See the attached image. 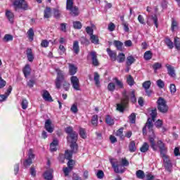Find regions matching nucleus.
Instances as JSON below:
<instances>
[{
    "mask_svg": "<svg viewBox=\"0 0 180 180\" xmlns=\"http://www.w3.org/2000/svg\"><path fill=\"white\" fill-rule=\"evenodd\" d=\"M56 72L57 77L55 81L56 88H57V89H60L62 85L65 91H68L70 89V83L65 80L64 72L60 70H57Z\"/></svg>",
    "mask_w": 180,
    "mask_h": 180,
    "instance_id": "2",
    "label": "nucleus"
},
{
    "mask_svg": "<svg viewBox=\"0 0 180 180\" xmlns=\"http://www.w3.org/2000/svg\"><path fill=\"white\" fill-rule=\"evenodd\" d=\"M116 135L118 136V137H120V139H123V128H120L117 131Z\"/></svg>",
    "mask_w": 180,
    "mask_h": 180,
    "instance_id": "60",
    "label": "nucleus"
},
{
    "mask_svg": "<svg viewBox=\"0 0 180 180\" xmlns=\"http://www.w3.org/2000/svg\"><path fill=\"white\" fill-rule=\"evenodd\" d=\"M70 171H72V169H71L70 167H64L63 168V172H64L65 176H68Z\"/></svg>",
    "mask_w": 180,
    "mask_h": 180,
    "instance_id": "58",
    "label": "nucleus"
},
{
    "mask_svg": "<svg viewBox=\"0 0 180 180\" xmlns=\"http://www.w3.org/2000/svg\"><path fill=\"white\" fill-rule=\"evenodd\" d=\"M157 85L158 86H159V88H164V86H165L164 82L161 79L157 81Z\"/></svg>",
    "mask_w": 180,
    "mask_h": 180,
    "instance_id": "64",
    "label": "nucleus"
},
{
    "mask_svg": "<svg viewBox=\"0 0 180 180\" xmlns=\"http://www.w3.org/2000/svg\"><path fill=\"white\" fill-rule=\"evenodd\" d=\"M126 60V56L123 53H120L117 56V61L118 63H124V60Z\"/></svg>",
    "mask_w": 180,
    "mask_h": 180,
    "instance_id": "28",
    "label": "nucleus"
},
{
    "mask_svg": "<svg viewBox=\"0 0 180 180\" xmlns=\"http://www.w3.org/2000/svg\"><path fill=\"white\" fill-rule=\"evenodd\" d=\"M166 68H167V73L170 77H172L173 78L176 77V74H175V69H174V67L171 66V65H166Z\"/></svg>",
    "mask_w": 180,
    "mask_h": 180,
    "instance_id": "17",
    "label": "nucleus"
},
{
    "mask_svg": "<svg viewBox=\"0 0 180 180\" xmlns=\"http://www.w3.org/2000/svg\"><path fill=\"white\" fill-rule=\"evenodd\" d=\"M108 89L110 92H113V91H115V89H116V85L115 84V83H113V82L109 83L108 85Z\"/></svg>",
    "mask_w": 180,
    "mask_h": 180,
    "instance_id": "41",
    "label": "nucleus"
},
{
    "mask_svg": "<svg viewBox=\"0 0 180 180\" xmlns=\"http://www.w3.org/2000/svg\"><path fill=\"white\" fill-rule=\"evenodd\" d=\"M75 164V161H74L72 159H70L68 162V167L72 169L74 168V165Z\"/></svg>",
    "mask_w": 180,
    "mask_h": 180,
    "instance_id": "56",
    "label": "nucleus"
},
{
    "mask_svg": "<svg viewBox=\"0 0 180 180\" xmlns=\"http://www.w3.org/2000/svg\"><path fill=\"white\" fill-rule=\"evenodd\" d=\"M105 123L109 124V126H113L115 124V120L110 117V115H107L105 117Z\"/></svg>",
    "mask_w": 180,
    "mask_h": 180,
    "instance_id": "31",
    "label": "nucleus"
},
{
    "mask_svg": "<svg viewBox=\"0 0 180 180\" xmlns=\"http://www.w3.org/2000/svg\"><path fill=\"white\" fill-rule=\"evenodd\" d=\"M72 153H77V150H75V152L72 150H65V158H66V160H71V158H72Z\"/></svg>",
    "mask_w": 180,
    "mask_h": 180,
    "instance_id": "32",
    "label": "nucleus"
},
{
    "mask_svg": "<svg viewBox=\"0 0 180 180\" xmlns=\"http://www.w3.org/2000/svg\"><path fill=\"white\" fill-rule=\"evenodd\" d=\"M110 164L116 174H123L124 171L122 169H119V167H121L120 165H119V161L116 159H110Z\"/></svg>",
    "mask_w": 180,
    "mask_h": 180,
    "instance_id": "7",
    "label": "nucleus"
},
{
    "mask_svg": "<svg viewBox=\"0 0 180 180\" xmlns=\"http://www.w3.org/2000/svg\"><path fill=\"white\" fill-rule=\"evenodd\" d=\"M169 89L171 94H175L176 92V86L174 84H170Z\"/></svg>",
    "mask_w": 180,
    "mask_h": 180,
    "instance_id": "59",
    "label": "nucleus"
},
{
    "mask_svg": "<svg viewBox=\"0 0 180 180\" xmlns=\"http://www.w3.org/2000/svg\"><path fill=\"white\" fill-rule=\"evenodd\" d=\"M164 167L165 169L168 171V172H172V163H165Z\"/></svg>",
    "mask_w": 180,
    "mask_h": 180,
    "instance_id": "43",
    "label": "nucleus"
},
{
    "mask_svg": "<svg viewBox=\"0 0 180 180\" xmlns=\"http://www.w3.org/2000/svg\"><path fill=\"white\" fill-rule=\"evenodd\" d=\"M157 144L160 151V155H164L165 154H167V148L165 147V144H164V143H162L161 141H158L157 142Z\"/></svg>",
    "mask_w": 180,
    "mask_h": 180,
    "instance_id": "10",
    "label": "nucleus"
},
{
    "mask_svg": "<svg viewBox=\"0 0 180 180\" xmlns=\"http://www.w3.org/2000/svg\"><path fill=\"white\" fill-rule=\"evenodd\" d=\"M113 44L116 47L117 50H120V51L123 50V43L122 41L115 40Z\"/></svg>",
    "mask_w": 180,
    "mask_h": 180,
    "instance_id": "23",
    "label": "nucleus"
},
{
    "mask_svg": "<svg viewBox=\"0 0 180 180\" xmlns=\"http://www.w3.org/2000/svg\"><path fill=\"white\" fill-rule=\"evenodd\" d=\"M86 32L88 34H89L90 36H92V34H94V30L92 29V27H87L86 28Z\"/></svg>",
    "mask_w": 180,
    "mask_h": 180,
    "instance_id": "62",
    "label": "nucleus"
},
{
    "mask_svg": "<svg viewBox=\"0 0 180 180\" xmlns=\"http://www.w3.org/2000/svg\"><path fill=\"white\" fill-rule=\"evenodd\" d=\"M78 71V68L75 66L73 64L69 63V74L70 75H75Z\"/></svg>",
    "mask_w": 180,
    "mask_h": 180,
    "instance_id": "18",
    "label": "nucleus"
},
{
    "mask_svg": "<svg viewBox=\"0 0 180 180\" xmlns=\"http://www.w3.org/2000/svg\"><path fill=\"white\" fill-rule=\"evenodd\" d=\"M27 58L28 61H30V63H32L33 60H34V56L33 55V51L30 48H28L27 49Z\"/></svg>",
    "mask_w": 180,
    "mask_h": 180,
    "instance_id": "19",
    "label": "nucleus"
},
{
    "mask_svg": "<svg viewBox=\"0 0 180 180\" xmlns=\"http://www.w3.org/2000/svg\"><path fill=\"white\" fill-rule=\"evenodd\" d=\"M99 78H100L99 74L95 72L94 80L95 82V85L98 87L101 86V82L99 81Z\"/></svg>",
    "mask_w": 180,
    "mask_h": 180,
    "instance_id": "25",
    "label": "nucleus"
},
{
    "mask_svg": "<svg viewBox=\"0 0 180 180\" xmlns=\"http://www.w3.org/2000/svg\"><path fill=\"white\" fill-rule=\"evenodd\" d=\"M67 140L68 143H70V148L73 153H75L78 150V145L77 144V141L78 140V134L77 132H73L68 135Z\"/></svg>",
    "mask_w": 180,
    "mask_h": 180,
    "instance_id": "3",
    "label": "nucleus"
},
{
    "mask_svg": "<svg viewBox=\"0 0 180 180\" xmlns=\"http://www.w3.org/2000/svg\"><path fill=\"white\" fill-rule=\"evenodd\" d=\"M70 110L71 112H72V113L78 112V105H77V103L72 104V105L70 108Z\"/></svg>",
    "mask_w": 180,
    "mask_h": 180,
    "instance_id": "47",
    "label": "nucleus"
},
{
    "mask_svg": "<svg viewBox=\"0 0 180 180\" xmlns=\"http://www.w3.org/2000/svg\"><path fill=\"white\" fill-rule=\"evenodd\" d=\"M79 136L82 137V139H86V132L83 128L79 129Z\"/></svg>",
    "mask_w": 180,
    "mask_h": 180,
    "instance_id": "50",
    "label": "nucleus"
},
{
    "mask_svg": "<svg viewBox=\"0 0 180 180\" xmlns=\"http://www.w3.org/2000/svg\"><path fill=\"white\" fill-rule=\"evenodd\" d=\"M27 34L30 40H31V41H33V37H34V32L33 31V28H30L27 31Z\"/></svg>",
    "mask_w": 180,
    "mask_h": 180,
    "instance_id": "37",
    "label": "nucleus"
},
{
    "mask_svg": "<svg viewBox=\"0 0 180 180\" xmlns=\"http://www.w3.org/2000/svg\"><path fill=\"white\" fill-rule=\"evenodd\" d=\"M34 160V153H33V150L30 149L28 151V158L24 162V165L25 167H30Z\"/></svg>",
    "mask_w": 180,
    "mask_h": 180,
    "instance_id": "8",
    "label": "nucleus"
},
{
    "mask_svg": "<svg viewBox=\"0 0 180 180\" xmlns=\"http://www.w3.org/2000/svg\"><path fill=\"white\" fill-rule=\"evenodd\" d=\"M161 67H162V65H161V63H155L153 65V68L155 71H157V70H160V68H161Z\"/></svg>",
    "mask_w": 180,
    "mask_h": 180,
    "instance_id": "57",
    "label": "nucleus"
},
{
    "mask_svg": "<svg viewBox=\"0 0 180 180\" xmlns=\"http://www.w3.org/2000/svg\"><path fill=\"white\" fill-rule=\"evenodd\" d=\"M11 92H12V86H9L6 94L0 95V102H4V101H6L9 95H11Z\"/></svg>",
    "mask_w": 180,
    "mask_h": 180,
    "instance_id": "14",
    "label": "nucleus"
},
{
    "mask_svg": "<svg viewBox=\"0 0 180 180\" xmlns=\"http://www.w3.org/2000/svg\"><path fill=\"white\" fill-rule=\"evenodd\" d=\"M150 116L152 117L151 120L155 122V117H157V109L151 110Z\"/></svg>",
    "mask_w": 180,
    "mask_h": 180,
    "instance_id": "48",
    "label": "nucleus"
},
{
    "mask_svg": "<svg viewBox=\"0 0 180 180\" xmlns=\"http://www.w3.org/2000/svg\"><path fill=\"white\" fill-rule=\"evenodd\" d=\"M131 101L133 103H136V102H137V99L136 98V96L134 95V91L131 92Z\"/></svg>",
    "mask_w": 180,
    "mask_h": 180,
    "instance_id": "63",
    "label": "nucleus"
},
{
    "mask_svg": "<svg viewBox=\"0 0 180 180\" xmlns=\"http://www.w3.org/2000/svg\"><path fill=\"white\" fill-rule=\"evenodd\" d=\"M129 122L131 123H132V124L136 123V113H134V112L131 113L129 115Z\"/></svg>",
    "mask_w": 180,
    "mask_h": 180,
    "instance_id": "46",
    "label": "nucleus"
},
{
    "mask_svg": "<svg viewBox=\"0 0 180 180\" xmlns=\"http://www.w3.org/2000/svg\"><path fill=\"white\" fill-rule=\"evenodd\" d=\"M6 16L7 19L9 20V22H11V23H13V19H15V15L13 14V13H12V11L7 10L6 11Z\"/></svg>",
    "mask_w": 180,
    "mask_h": 180,
    "instance_id": "21",
    "label": "nucleus"
},
{
    "mask_svg": "<svg viewBox=\"0 0 180 180\" xmlns=\"http://www.w3.org/2000/svg\"><path fill=\"white\" fill-rule=\"evenodd\" d=\"M158 103V110L161 113H167L168 112V105H167V101L162 98H159L157 101Z\"/></svg>",
    "mask_w": 180,
    "mask_h": 180,
    "instance_id": "6",
    "label": "nucleus"
},
{
    "mask_svg": "<svg viewBox=\"0 0 180 180\" xmlns=\"http://www.w3.org/2000/svg\"><path fill=\"white\" fill-rule=\"evenodd\" d=\"M57 146H58V140L54 139L50 145L51 151H57Z\"/></svg>",
    "mask_w": 180,
    "mask_h": 180,
    "instance_id": "22",
    "label": "nucleus"
},
{
    "mask_svg": "<svg viewBox=\"0 0 180 180\" xmlns=\"http://www.w3.org/2000/svg\"><path fill=\"white\" fill-rule=\"evenodd\" d=\"M107 53L111 60V61H116L117 60V55L116 53V51H112L110 49H107Z\"/></svg>",
    "mask_w": 180,
    "mask_h": 180,
    "instance_id": "13",
    "label": "nucleus"
},
{
    "mask_svg": "<svg viewBox=\"0 0 180 180\" xmlns=\"http://www.w3.org/2000/svg\"><path fill=\"white\" fill-rule=\"evenodd\" d=\"M13 6L16 12H19V11H27L29 9L27 2L25 0H14Z\"/></svg>",
    "mask_w": 180,
    "mask_h": 180,
    "instance_id": "4",
    "label": "nucleus"
},
{
    "mask_svg": "<svg viewBox=\"0 0 180 180\" xmlns=\"http://www.w3.org/2000/svg\"><path fill=\"white\" fill-rule=\"evenodd\" d=\"M90 56H91L93 65H95L96 67H97V65H99V61L98 60V56H96V52L91 51L90 53Z\"/></svg>",
    "mask_w": 180,
    "mask_h": 180,
    "instance_id": "16",
    "label": "nucleus"
},
{
    "mask_svg": "<svg viewBox=\"0 0 180 180\" xmlns=\"http://www.w3.org/2000/svg\"><path fill=\"white\" fill-rule=\"evenodd\" d=\"M127 82L128 85H130V86L134 85V79H133L131 75H129V77L127 78Z\"/></svg>",
    "mask_w": 180,
    "mask_h": 180,
    "instance_id": "42",
    "label": "nucleus"
},
{
    "mask_svg": "<svg viewBox=\"0 0 180 180\" xmlns=\"http://www.w3.org/2000/svg\"><path fill=\"white\" fill-rule=\"evenodd\" d=\"M73 51L75 54H78L79 53V44L78 41H75L73 42Z\"/></svg>",
    "mask_w": 180,
    "mask_h": 180,
    "instance_id": "26",
    "label": "nucleus"
},
{
    "mask_svg": "<svg viewBox=\"0 0 180 180\" xmlns=\"http://www.w3.org/2000/svg\"><path fill=\"white\" fill-rule=\"evenodd\" d=\"M90 39L91 40V43H94V44H98V43H99V39L96 35H90Z\"/></svg>",
    "mask_w": 180,
    "mask_h": 180,
    "instance_id": "40",
    "label": "nucleus"
},
{
    "mask_svg": "<svg viewBox=\"0 0 180 180\" xmlns=\"http://www.w3.org/2000/svg\"><path fill=\"white\" fill-rule=\"evenodd\" d=\"M70 82L72 88L75 91H80L81 89L79 88V79H78L77 76H72L70 77Z\"/></svg>",
    "mask_w": 180,
    "mask_h": 180,
    "instance_id": "9",
    "label": "nucleus"
},
{
    "mask_svg": "<svg viewBox=\"0 0 180 180\" xmlns=\"http://www.w3.org/2000/svg\"><path fill=\"white\" fill-rule=\"evenodd\" d=\"M73 27L75 29H81L82 27V24L79 21L73 22Z\"/></svg>",
    "mask_w": 180,
    "mask_h": 180,
    "instance_id": "51",
    "label": "nucleus"
},
{
    "mask_svg": "<svg viewBox=\"0 0 180 180\" xmlns=\"http://www.w3.org/2000/svg\"><path fill=\"white\" fill-rule=\"evenodd\" d=\"M13 40V37L11 34H6L3 38V41L8 43V41H12Z\"/></svg>",
    "mask_w": 180,
    "mask_h": 180,
    "instance_id": "36",
    "label": "nucleus"
},
{
    "mask_svg": "<svg viewBox=\"0 0 180 180\" xmlns=\"http://www.w3.org/2000/svg\"><path fill=\"white\" fill-rule=\"evenodd\" d=\"M136 175L139 179H144V177L146 176V174L143 170L136 171Z\"/></svg>",
    "mask_w": 180,
    "mask_h": 180,
    "instance_id": "33",
    "label": "nucleus"
},
{
    "mask_svg": "<svg viewBox=\"0 0 180 180\" xmlns=\"http://www.w3.org/2000/svg\"><path fill=\"white\" fill-rule=\"evenodd\" d=\"M67 10L70 11L71 16L75 17L79 15V10L78 9V7H77L76 6L70 7V8H68Z\"/></svg>",
    "mask_w": 180,
    "mask_h": 180,
    "instance_id": "15",
    "label": "nucleus"
},
{
    "mask_svg": "<svg viewBox=\"0 0 180 180\" xmlns=\"http://www.w3.org/2000/svg\"><path fill=\"white\" fill-rule=\"evenodd\" d=\"M74 6V1L72 0H67L66 9H70Z\"/></svg>",
    "mask_w": 180,
    "mask_h": 180,
    "instance_id": "49",
    "label": "nucleus"
},
{
    "mask_svg": "<svg viewBox=\"0 0 180 180\" xmlns=\"http://www.w3.org/2000/svg\"><path fill=\"white\" fill-rule=\"evenodd\" d=\"M150 148V145H148L146 142H144L142 146L140 148L141 153H147V151Z\"/></svg>",
    "mask_w": 180,
    "mask_h": 180,
    "instance_id": "29",
    "label": "nucleus"
},
{
    "mask_svg": "<svg viewBox=\"0 0 180 180\" xmlns=\"http://www.w3.org/2000/svg\"><path fill=\"white\" fill-rule=\"evenodd\" d=\"M44 17L46 19H49V18H51V8L50 7H46L44 10Z\"/></svg>",
    "mask_w": 180,
    "mask_h": 180,
    "instance_id": "27",
    "label": "nucleus"
},
{
    "mask_svg": "<svg viewBox=\"0 0 180 180\" xmlns=\"http://www.w3.org/2000/svg\"><path fill=\"white\" fill-rule=\"evenodd\" d=\"M44 178L46 180H53V169H49L44 174Z\"/></svg>",
    "mask_w": 180,
    "mask_h": 180,
    "instance_id": "20",
    "label": "nucleus"
},
{
    "mask_svg": "<svg viewBox=\"0 0 180 180\" xmlns=\"http://www.w3.org/2000/svg\"><path fill=\"white\" fill-rule=\"evenodd\" d=\"M174 45L176 50H180V39L178 37L174 38Z\"/></svg>",
    "mask_w": 180,
    "mask_h": 180,
    "instance_id": "44",
    "label": "nucleus"
},
{
    "mask_svg": "<svg viewBox=\"0 0 180 180\" xmlns=\"http://www.w3.org/2000/svg\"><path fill=\"white\" fill-rule=\"evenodd\" d=\"M153 120L151 118H148L145 127L143 128V134H147L146 129H148L149 130V141L150 143V147L153 148L154 151H157V145H155V134H154V131L153 130Z\"/></svg>",
    "mask_w": 180,
    "mask_h": 180,
    "instance_id": "1",
    "label": "nucleus"
},
{
    "mask_svg": "<svg viewBox=\"0 0 180 180\" xmlns=\"http://www.w3.org/2000/svg\"><path fill=\"white\" fill-rule=\"evenodd\" d=\"M28 105H29V102H27V100L23 99L21 103V106L22 109H27Z\"/></svg>",
    "mask_w": 180,
    "mask_h": 180,
    "instance_id": "55",
    "label": "nucleus"
},
{
    "mask_svg": "<svg viewBox=\"0 0 180 180\" xmlns=\"http://www.w3.org/2000/svg\"><path fill=\"white\" fill-rule=\"evenodd\" d=\"M150 86H151V82L150 81H146L143 82V87L144 89H150Z\"/></svg>",
    "mask_w": 180,
    "mask_h": 180,
    "instance_id": "53",
    "label": "nucleus"
},
{
    "mask_svg": "<svg viewBox=\"0 0 180 180\" xmlns=\"http://www.w3.org/2000/svg\"><path fill=\"white\" fill-rule=\"evenodd\" d=\"M41 96L46 102H53V98L50 95V93L47 90H44L42 91Z\"/></svg>",
    "mask_w": 180,
    "mask_h": 180,
    "instance_id": "12",
    "label": "nucleus"
},
{
    "mask_svg": "<svg viewBox=\"0 0 180 180\" xmlns=\"http://www.w3.org/2000/svg\"><path fill=\"white\" fill-rule=\"evenodd\" d=\"M30 71H31L30 65H26L23 70V74L25 78H27V77L30 75Z\"/></svg>",
    "mask_w": 180,
    "mask_h": 180,
    "instance_id": "24",
    "label": "nucleus"
},
{
    "mask_svg": "<svg viewBox=\"0 0 180 180\" xmlns=\"http://www.w3.org/2000/svg\"><path fill=\"white\" fill-rule=\"evenodd\" d=\"M65 132L67 133L68 136L70 134H72V133H75V131L72 129V127H67L65 129Z\"/></svg>",
    "mask_w": 180,
    "mask_h": 180,
    "instance_id": "52",
    "label": "nucleus"
},
{
    "mask_svg": "<svg viewBox=\"0 0 180 180\" xmlns=\"http://www.w3.org/2000/svg\"><path fill=\"white\" fill-rule=\"evenodd\" d=\"M91 124H93L94 127H96V126H98V115H93L91 118Z\"/></svg>",
    "mask_w": 180,
    "mask_h": 180,
    "instance_id": "38",
    "label": "nucleus"
},
{
    "mask_svg": "<svg viewBox=\"0 0 180 180\" xmlns=\"http://www.w3.org/2000/svg\"><path fill=\"white\" fill-rule=\"evenodd\" d=\"M143 58L146 60H151L153 58V53H151V51H146L143 56Z\"/></svg>",
    "mask_w": 180,
    "mask_h": 180,
    "instance_id": "35",
    "label": "nucleus"
},
{
    "mask_svg": "<svg viewBox=\"0 0 180 180\" xmlns=\"http://www.w3.org/2000/svg\"><path fill=\"white\" fill-rule=\"evenodd\" d=\"M160 155L163 158L164 164H169L171 162V160H169V158L167 155V153H165L164 155Z\"/></svg>",
    "mask_w": 180,
    "mask_h": 180,
    "instance_id": "39",
    "label": "nucleus"
},
{
    "mask_svg": "<svg viewBox=\"0 0 180 180\" xmlns=\"http://www.w3.org/2000/svg\"><path fill=\"white\" fill-rule=\"evenodd\" d=\"M136 61V59L132 56H129L127 58V65H131L133 63Z\"/></svg>",
    "mask_w": 180,
    "mask_h": 180,
    "instance_id": "34",
    "label": "nucleus"
},
{
    "mask_svg": "<svg viewBox=\"0 0 180 180\" xmlns=\"http://www.w3.org/2000/svg\"><path fill=\"white\" fill-rule=\"evenodd\" d=\"M129 104V96L126 91H124L122 94V98L121 99V102L117 104V110L119 112H123L124 108Z\"/></svg>",
    "mask_w": 180,
    "mask_h": 180,
    "instance_id": "5",
    "label": "nucleus"
},
{
    "mask_svg": "<svg viewBox=\"0 0 180 180\" xmlns=\"http://www.w3.org/2000/svg\"><path fill=\"white\" fill-rule=\"evenodd\" d=\"M96 176L98 178V179H103V178L105 176V173H103V171L102 170H98L96 174Z\"/></svg>",
    "mask_w": 180,
    "mask_h": 180,
    "instance_id": "54",
    "label": "nucleus"
},
{
    "mask_svg": "<svg viewBox=\"0 0 180 180\" xmlns=\"http://www.w3.org/2000/svg\"><path fill=\"white\" fill-rule=\"evenodd\" d=\"M114 81H115V84L119 86L120 88H123V82L122 81L118 80L117 78H115Z\"/></svg>",
    "mask_w": 180,
    "mask_h": 180,
    "instance_id": "61",
    "label": "nucleus"
},
{
    "mask_svg": "<svg viewBox=\"0 0 180 180\" xmlns=\"http://www.w3.org/2000/svg\"><path fill=\"white\" fill-rule=\"evenodd\" d=\"M129 150L130 153H134L137 150V148H136V143L134 141H131L129 143Z\"/></svg>",
    "mask_w": 180,
    "mask_h": 180,
    "instance_id": "30",
    "label": "nucleus"
},
{
    "mask_svg": "<svg viewBox=\"0 0 180 180\" xmlns=\"http://www.w3.org/2000/svg\"><path fill=\"white\" fill-rule=\"evenodd\" d=\"M165 44L169 47V49H174V43L171 41V39H166Z\"/></svg>",
    "mask_w": 180,
    "mask_h": 180,
    "instance_id": "45",
    "label": "nucleus"
},
{
    "mask_svg": "<svg viewBox=\"0 0 180 180\" xmlns=\"http://www.w3.org/2000/svg\"><path fill=\"white\" fill-rule=\"evenodd\" d=\"M44 127L48 133H53V131H54V127L51 126V120H46Z\"/></svg>",
    "mask_w": 180,
    "mask_h": 180,
    "instance_id": "11",
    "label": "nucleus"
}]
</instances>
